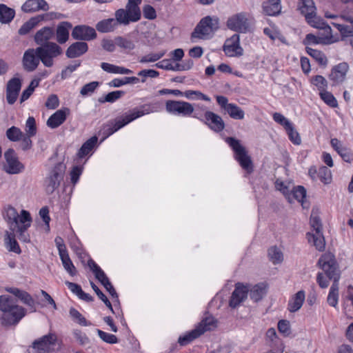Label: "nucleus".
Instances as JSON below:
<instances>
[{
  "label": "nucleus",
  "instance_id": "nucleus-1",
  "mask_svg": "<svg viewBox=\"0 0 353 353\" xmlns=\"http://www.w3.org/2000/svg\"><path fill=\"white\" fill-rule=\"evenodd\" d=\"M318 264L325 272L327 277L330 280H333L327 301L330 305L336 307L339 300V280L340 279L336 263L331 256L325 254L319 259Z\"/></svg>",
  "mask_w": 353,
  "mask_h": 353
},
{
  "label": "nucleus",
  "instance_id": "nucleus-2",
  "mask_svg": "<svg viewBox=\"0 0 353 353\" xmlns=\"http://www.w3.org/2000/svg\"><path fill=\"white\" fill-rule=\"evenodd\" d=\"M0 310L3 312L0 321L5 327L16 325L26 314V309L8 295L0 296Z\"/></svg>",
  "mask_w": 353,
  "mask_h": 353
},
{
  "label": "nucleus",
  "instance_id": "nucleus-3",
  "mask_svg": "<svg viewBox=\"0 0 353 353\" xmlns=\"http://www.w3.org/2000/svg\"><path fill=\"white\" fill-rule=\"evenodd\" d=\"M299 10L305 16L306 21L312 27L322 29L327 34H330L331 28L316 13V6L313 0H299Z\"/></svg>",
  "mask_w": 353,
  "mask_h": 353
},
{
  "label": "nucleus",
  "instance_id": "nucleus-4",
  "mask_svg": "<svg viewBox=\"0 0 353 353\" xmlns=\"http://www.w3.org/2000/svg\"><path fill=\"white\" fill-rule=\"evenodd\" d=\"M217 321L212 316H208L203 319L199 325L190 332L186 333L183 336H179L178 343L181 346L186 345L195 339L199 337L206 331L213 330L216 327Z\"/></svg>",
  "mask_w": 353,
  "mask_h": 353
},
{
  "label": "nucleus",
  "instance_id": "nucleus-5",
  "mask_svg": "<svg viewBox=\"0 0 353 353\" xmlns=\"http://www.w3.org/2000/svg\"><path fill=\"white\" fill-rule=\"evenodd\" d=\"M225 141L234 152L235 159L239 163L241 168L248 173H251L253 171L252 161L240 141L234 137H227Z\"/></svg>",
  "mask_w": 353,
  "mask_h": 353
},
{
  "label": "nucleus",
  "instance_id": "nucleus-6",
  "mask_svg": "<svg viewBox=\"0 0 353 353\" xmlns=\"http://www.w3.org/2000/svg\"><path fill=\"white\" fill-rule=\"evenodd\" d=\"M36 52L42 63L50 68L54 64L53 59L62 54L63 50L56 43H48L37 48Z\"/></svg>",
  "mask_w": 353,
  "mask_h": 353
},
{
  "label": "nucleus",
  "instance_id": "nucleus-7",
  "mask_svg": "<svg viewBox=\"0 0 353 353\" xmlns=\"http://www.w3.org/2000/svg\"><path fill=\"white\" fill-rule=\"evenodd\" d=\"M66 167L63 163H57L49 172L44 180V187L48 194H52L59 188L65 172Z\"/></svg>",
  "mask_w": 353,
  "mask_h": 353
},
{
  "label": "nucleus",
  "instance_id": "nucleus-8",
  "mask_svg": "<svg viewBox=\"0 0 353 353\" xmlns=\"http://www.w3.org/2000/svg\"><path fill=\"white\" fill-rule=\"evenodd\" d=\"M219 28V19L207 16L201 19L192 32L191 38L204 39Z\"/></svg>",
  "mask_w": 353,
  "mask_h": 353
},
{
  "label": "nucleus",
  "instance_id": "nucleus-9",
  "mask_svg": "<svg viewBox=\"0 0 353 353\" xmlns=\"http://www.w3.org/2000/svg\"><path fill=\"white\" fill-rule=\"evenodd\" d=\"M154 111V108L147 104L142 105L139 110H133L132 113H130V114L125 116L122 119H117L112 127H110L108 129V135L112 134L114 132H117V130H119V129H121L130 122L134 121V119L139 118L145 114H149L150 112H153Z\"/></svg>",
  "mask_w": 353,
  "mask_h": 353
},
{
  "label": "nucleus",
  "instance_id": "nucleus-10",
  "mask_svg": "<svg viewBox=\"0 0 353 353\" xmlns=\"http://www.w3.org/2000/svg\"><path fill=\"white\" fill-rule=\"evenodd\" d=\"M114 20L117 21V26H128L130 22H137L141 19V12L140 9L130 8L125 6V8H120L114 12Z\"/></svg>",
  "mask_w": 353,
  "mask_h": 353
},
{
  "label": "nucleus",
  "instance_id": "nucleus-11",
  "mask_svg": "<svg viewBox=\"0 0 353 353\" xmlns=\"http://www.w3.org/2000/svg\"><path fill=\"white\" fill-rule=\"evenodd\" d=\"M227 27L234 32L246 33L250 30V24L245 12H239L230 17L226 22Z\"/></svg>",
  "mask_w": 353,
  "mask_h": 353
},
{
  "label": "nucleus",
  "instance_id": "nucleus-12",
  "mask_svg": "<svg viewBox=\"0 0 353 353\" xmlns=\"http://www.w3.org/2000/svg\"><path fill=\"white\" fill-rule=\"evenodd\" d=\"M216 100L221 109L228 113L232 119L241 120L244 118V111L236 104L230 103L226 97L216 96Z\"/></svg>",
  "mask_w": 353,
  "mask_h": 353
},
{
  "label": "nucleus",
  "instance_id": "nucleus-13",
  "mask_svg": "<svg viewBox=\"0 0 353 353\" xmlns=\"http://www.w3.org/2000/svg\"><path fill=\"white\" fill-rule=\"evenodd\" d=\"M6 161L3 168L4 170L10 174H16L21 172L23 165L19 161L17 154L13 149H8L4 154Z\"/></svg>",
  "mask_w": 353,
  "mask_h": 353
},
{
  "label": "nucleus",
  "instance_id": "nucleus-14",
  "mask_svg": "<svg viewBox=\"0 0 353 353\" xmlns=\"http://www.w3.org/2000/svg\"><path fill=\"white\" fill-rule=\"evenodd\" d=\"M167 112L183 116H190L194 112L193 105L183 101H168L165 104Z\"/></svg>",
  "mask_w": 353,
  "mask_h": 353
},
{
  "label": "nucleus",
  "instance_id": "nucleus-15",
  "mask_svg": "<svg viewBox=\"0 0 353 353\" xmlns=\"http://www.w3.org/2000/svg\"><path fill=\"white\" fill-rule=\"evenodd\" d=\"M225 54L228 57H241L243 54V50L240 46V37L237 34H233L228 39L223 47Z\"/></svg>",
  "mask_w": 353,
  "mask_h": 353
},
{
  "label": "nucleus",
  "instance_id": "nucleus-16",
  "mask_svg": "<svg viewBox=\"0 0 353 353\" xmlns=\"http://www.w3.org/2000/svg\"><path fill=\"white\" fill-rule=\"evenodd\" d=\"M21 85V80L19 77H13L8 81L6 85V100L9 104L12 105L16 102Z\"/></svg>",
  "mask_w": 353,
  "mask_h": 353
},
{
  "label": "nucleus",
  "instance_id": "nucleus-17",
  "mask_svg": "<svg viewBox=\"0 0 353 353\" xmlns=\"http://www.w3.org/2000/svg\"><path fill=\"white\" fill-rule=\"evenodd\" d=\"M248 292L247 286L240 283H236L229 301L230 307L232 308L239 307L247 299Z\"/></svg>",
  "mask_w": 353,
  "mask_h": 353
},
{
  "label": "nucleus",
  "instance_id": "nucleus-18",
  "mask_svg": "<svg viewBox=\"0 0 353 353\" xmlns=\"http://www.w3.org/2000/svg\"><path fill=\"white\" fill-rule=\"evenodd\" d=\"M72 37L76 40L90 41L97 37V33L94 28L92 27L79 25L73 28Z\"/></svg>",
  "mask_w": 353,
  "mask_h": 353
},
{
  "label": "nucleus",
  "instance_id": "nucleus-19",
  "mask_svg": "<svg viewBox=\"0 0 353 353\" xmlns=\"http://www.w3.org/2000/svg\"><path fill=\"white\" fill-rule=\"evenodd\" d=\"M31 223L32 218L30 214L28 211L22 210L21 225H19V227L16 228L14 231V232L18 234V237L20 241L23 242L30 241L29 235L26 234V230L30 226Z\"/></svg>",
  "mask_w": 353,
  "mask_h": 353
},
{
  "label": "nucleus",
  "instance_id": "nucleus-20",
  "mask_svg": "<svg viewBox=\"0 0 353 353\" xmlns=\"http://www.w3.org/2000/svg\"><path fill=\"white\" fill-rule=\"evenodd\" d=\"M204 123L216 132H221L225 128V123L222 118L209 110L205 112Z\"/></svg>",
  "mask_w": 353,
  "mask_h": 353
},
{
  "label": "nucleus",
  "instance_id": "nucleus-21",
  "mask_svg": "<svg viewBox=\"0 0 353 353\" xmlns=\"http://www.w3.org/2000/svg\"><path fill=\"white\" fill-rule=\"evenodd\" d=\"M70 110L68 108H63L57 110L47 120L46 125L51 129H55L62 125L70 114Z\"/></svg>",
  "mask_w": 353,
  "mask_h": 353
},
{
  "label": "nucleus",
  "instance_id": "nucleus-22",
  "mask_svg": "<svg viewBox=\"0 0 353 353\" xmlns=\"http://www.w3.org/2000/svg\"><path fill=\"white\" fill-rule=\"evenodd\" d=\"M57 342V336L54 333H49L44 335L32 343V347L38 351H48L50 347Z\"/></svg>",
  "mask_w": 353,
  "mask_h": 353
},
{
  "label": "nucleus",
  "instance_id": "nucleus-23",
  "mask_svg": "<svg viewBox=\"0 0 353 353\" xmlns=\"http://www.w3.org/2000/svg\"><path fill=\"white\" fill-rule=\"evenodd\" d=\"M40 61V59L37 57L36 49H28L23 54V68L28 72H32L37 68Z\"/></svg>",
  "mask_w": 353,
  "mask_h": 353
},
{
  "label": "nucleus",
  "instance_id": "nucleus-24",
  "mask_svg": "<svg viewBox=\"0 0 353 353\" xmlns=\"http://www.w3.org/2000/svg\"><path fill=\"white\" fill-rule=\"evenodd\" d=\"M6 291L12 294L17 297L23 303L30 307L32 312H35V301L32 296L24 290H21L17 288H6Z\"/></svg>",
  "mask_w": 353,
  "mask_h": 353
},
{
  "label": "nucleus",
  "instance_id": "nucleus-25",
  "mask_svg": "<svg viewBox=\"0 0 353 353\" xmlns=\"http://www.w3.org/2000/svg\"><path fill=\"white\" fill-rule=\"evenodd\" d=\"M348 69L349 65L347 63H339L332 69L329 76L330 79L333 81L334 85L342 83L345 79Z\"/></svg>",
  "mask_w": 353,
  "mask_h": 353
},
{
  "label": "nucleus",
  "instance_id": "nucleus-26",
  "mask_svg": "<svg viewBox=\"0 0 353 353\" xmlns=\"http://www.w3.org/2000/svg\"><path fill=\"white\" fill-rule=\"evenodd\" d=\"M49 8V5L45 0H27L21 6V10L26 13L48 11Z\"/></svg>",
  "mask_w": 353,
  "mask_h": 353
},
{
  "label": "nucleus",
  "instance_id": "nucleus-27",
  "mask_svg": "<svg viewBox=\"0 0 353 353\" xmlns=\"http://www.w3.org/2000/svg\"><path fill=\"white\" fill-rule=\"evenodd\" d=\"M21 217L22 210L21 211V214L19 215L17 210L12 206H8L6 209L5 219L9 225L10 230L12 232H14L16 228H18L19 225L21 224Z\"/></svg>",
  "mask_w": 353,
  "mask_h": 353
},
{
  "label": "nucleus",
  "instance_id": "nucleus-28",
  "mask_svg": "<svg viewBox=\"0 0 353 353\" xmlns=\"http://www.w3.org/2000/svg\"><path fill=\"white\" fill-rule=\"evenodd\" d=\"M54 37V30L52 27L46 26L39 30L34 37V41L39 46L52 43L50 41Z\"/></svg>",
  "mask_w": 353,
  "mask_h": 353
},
{
  "label": "nucleus",
  "instance_id": "nucleus-29",
  "mask_svg": "<svg viewBox=\"0 0 353 353\" xmlns=\"http://www.w3.org/2000/svg\"><path fill=\"white\" fill-rule=\"evenodd\" d=\"M72 28V23L68 21H62L58 24L54 36L59 43H65L68 40L69 32Z\"/></svg>",
  "mask_w": 353,
  "mask_h": 353
},
{
  "label": "nucleus",
  "instance_id": "nucleus-30",
  "mask_svg": "<svg viewBox=\"0 0 353 353\" xmlns=\"http://www.w3.org/2000/svg\"><path fill=\"white\" fill-rule=\"evenodd\" d=\"M88 50L87 43L77 41L70 45L66 50L65 54L68 58L72 59L81 56Z\"/></svg>",
  "mask_w": 353,
  "mask_h": 353
},
{
  "label": "nucleus",
  "instance_id": "nucleus-31",
  "mask_svg": "<svg viewBox=\"0 0 353 353\" xmlns=\"http://www.w3.org/2000/svg\"><path fill=\"white\" fill-rule=\"evenodd\" d=\"M263 12L268 16H275L281 12V0H266L262 3Z\"/></svg>",
  "mask_w": 353,
  "mask_h": 353
},
{
  "label": "nucleus",
  "instance_id": "nucleus-32",
  "mask_svg": "<svg viewBox=\"0 0 353 353\" xmlns=\"http://www.w3.org/2000/svg\"><path fill=\"white\" fill-rule=\"evenodd\" d=\"M305 292L300 290L289 301L288 309L290 312H297L303 305L305 301Z\"/></svg>",
  "mask_w": 353,
  "mask_h": 353
},
{
  "label": "nucleus",
  "instance_id": "nucleus-33",
  "mask_svg": "<svg viewBox=\"0 0 353 353\" xmlns=\"http://www.w3.org/2000/svg\"><path fill=\"white\" fill-rule=\"evenodd\" d=\"M117 27V21L113 18L101 20L96 25V29L103 33L113 32Z\"/></svg>",
  "mask_w": 353,
  "mask_h": 353
},
{
  "label": "nucleus",
  "instance_id": "nucleus-34",
  "mask_svg": "<svg viewBox=\"0 0 353 353\" xmlns=\"http://www.w3.org/2000/svg\"><path fill=\"white\" fill-rule=\"evenodd\" d=\"M45 15H38L30 18L28 21L24 23L23 26L19 28L18 32L20 35H25L30 32V31L34 28L38 23L43 21Z\"/></svg>",
  "mask_w": 353,
  "mask_h": 353
},
{
  "label": "nucleus",
  "instance_id": "nucleus-35",
  "mask_svg": "<svg viewBox=\"0 0 353 353\" xmlns=\"http://www.w3.org/2000/svg\"><path fill=\"white\" fill-rule=\"evenodd\" d=\"M307 238L310 243H313V245L315 246L316 250L319 251L324 250L325 243L322 232H315L314 234L308 232L307 233Z\"/></svg>",
  "mask_w": 353,
  "mask_h": 353
},
{
  "label": "nucleus",
  "instance_id": "nucleus-36",
  "mask_svg": "<svg viewBox=\"0 0 353 353\" xmlns=\"http://www.w3.org/2000/svg\"><path fill=\"white\" fill-rule=\"evenodd\" d=\"M88 265L90 270L93 272L95 277L99 282L103 285L105 283L109 285V279L106 276L104 272L100 268L99 266L92 260L90 259L88 262Z\"/></svg>",
  "mask_w": 353,
  "mask_h": 353
},
{
  "label": "nucleus",
  "instance_id": "nucleus-37",
  "mask_svg": "<svg viewBox=\"0 0 353 353\" xmlns=\"http://www.w3.org/2000/svg\"><path fill=\"white\" fill-rule=\"evenodd\" d=\"M101 68L105 72L112 74H132V71L124 67L113 65L111 63L103 62L101 64Z\"/></svg>",
  "mask_w": 353,
  "mask_h": 353
},
{
  "label": "nucleus",
  "instance_id": "nucleus-38",
  "mask_svg": "<svg viewBox=\"0 0 353 353\" xmlns=\"http://www.w3.org/2000/svg\"><path fill=\"white\" fill-rule=\"evenodd\" d=\"M15 16L14 9L8 7L5 4H0V22L2 23H10Z\"/></svg>",
  "mask_w": 353,
  "mask_h": 353
},
{
  "label": "nucleus",
  "instance_id": "nucleus-39",
  "mask_svg": "<svg viewBox=\"0 0 353 353\" xmlns=\"http://www.w3.org/2000/svg\"><path fill=\"white\" fill-rule=\"evenodd\" d=\"M5 242L6 244L7 249L10 252H13L17 254L21 253V249L19 245L15 239V234L14 232H6V235L5 237Z\"/></svg>",
  "mask_w": 353,
  "mask_h": 353
},
{
  "label": "nucleus",
  "instance_id": "nucleus-40",
  "mask_svg": "<svg viewBox=\"0 0 353 353\" xmlns=\"http://www.w3.org/2000/svg\"><path fill=\"white\" fill-rule=\"evenodd\" d=\"M97 137H92L86 141L79 150L77 153L78 157L81 159L88 155L94 148V145L97 143Z\"/></svg>",
  "mask_w": 353,
  "mask_h": 353
},
{
  "label": "nucleus",
  "instance_id": "nucleus-41",
  "mask_svg": "<svg viewBox=\"0 0 353 353\" xmlns=\"http://www.w3.org/2000/svg\"><path fill=\"white\" fill-rule=\"evenodd\" d=\"M265 292V285L262 283H258L250 290V296L254 302H257L263 298Z\"/></svg>",
  "mask_w": 353,
  "mask_h": 353
},
{
  "label": "nucleus",
  "instance_id": "nucleus-42",
  "mask_svg": "<svg viewBox=\"0 0 353 353\" xmlns=\"http://www.w3.org/2000/svg\"><path fill=\"white\" fill-rule=\"evenodd\" d=\"M63 266L67 272L72 276L77 274V269L72 262L68 253L65 252L59 255Z\"/></svg>",
  "mask_w": 353,
  "mask_h": 353
},
{
  "label": "nucleus",
  "instance_id": "nucleus-43",
  "mask_svg": "<svg viewBox=\"0 0 353 353\" xmlns=\"http://www.w3.org/2000/svg\"><path fill=\"white\" fill-rule=\"evenodd\" d=\"M327 36L325 37H316L313 34H307L305 37V39L303 41L304 44H319V43H327L328 41L331 38V32L330 34H327L325 31Z\"/></svg>",
  "mask_w": 353,
  "mask_h": 353
},
{
  "label": "nucleus",
  "instance_id": "nucleus-44",
  "mask_svg": "<svg viewBox=\"0 0 353 353\" xmlns=\"http://www.w3.org/2000/svg\"><path fill=\"white\" fill-rule=\"evenodd\" d=\"M139 79L136 77H125L123 79H114L108 83L109 86L119 88L123 85L129 83H137Z\"/></svg>",
  "mask_w": 353,
  "mask_h": 353
},
{
  "label": "nucleus",
  "instance_id": "nucleus-45",
  "mask_svg": "<svg viewBox=\"0 0 353 353\" xmlns=\"http://www.w3.org/2000/svg\"><path fill=\"white\" fill-rule=\"evenodd\" d=\"M115 44H117V46L125 51H131L135 48V45L132 40L121 36L115 37Z\"/></svg>",
  "mask_w": 353,
  "mask_h": 353
},
{
  "label": "nucleus",
  "instance_id": "nucleus-46",
  "mask_svg": "<svg viewBox=\"0 0 353 353\" xmlns=\"http://www.w3.org/2000/svg\"><path fill=\"white\" fill-rule=\"evenodd\" d=\"M69 312L72 320L77 323L83 326H88L91 325V323L88 322L86 319L75 308L71 307Z\"/></svg>",
  "mask_w": 353,
  "mask_h": 353
},
{
  "label": "nucleus",
  "instance_id": "nucleus-47",
  "mask_svg": "<svg viewBox=\"0 0 353 353\" xmlns=\"http://www.w3.org/2000/svg\"><path fill=\"white\" fill-rule=\"evenodd\" d=\"M268 256L274 264L281 263L283 260L282 252L275 246L268 250Z\"/></svg>",
  "mask_w": 353,
  "mask_h": 353
},
{
  "label": "nucleus",
  "instance_id": "nucleus-48",
  "mask_svg": "<svg viewBox=\"0 0 353 353\" xmlns=\"http://www.w3.org/2000/svg\"><path fill=\"white\" fill-rule=\"evenodd\" d=\"M306 52L316 61H317L319 64L323 65H325L327 64V60L326 59V57L321 51L313 49L312 48L307 47Z\"/></svg>",
  "mask_w": 353,
  "mask_h": 353
},
{
  "label": "nucleus",
  "instance_id": "nucleus-49",
  "mask_svg": "<svg viewBox=\"0 0 353 353\" xmlns=\"http://www.w3.org/2000/svg\"><path fill=\"white\" fill-rule=\"evenodd\" d=\"M6 137L11 141H19L23 137L21 130L15 126H12L6 130Z\"/></svg>",
  "mask_w": 353,
  "mask_h": 353
},
{
  "label": "nucleus",
  "instance_id": "nucleus-50",
  "mask_svg": "<svg viewBox=\"0 0 353 353\" xmlns=\"http://www.w3.org/2000/svg\"><path fill=\"white\" fill-rule=\"evenodd\" d=\"M321 99L329 106L336 108L338 106V103L334 95L326 91V90L320 92Z\"/></svg>",
  "mask_w": 353,
  "mask_h": 353
},
{
  "label": "nucleus",
  "instance_id": "nucleus-51",
  "mask_svg": "<svg viewBox=\"0 0 353 353\" xmlns=\"http://www.w3.org/2000/svg\"><path fill=\"white\" fill-rule=\"evenodd\" d=\"M125 92L122 90H116L112 91L109 93H108L104 98H100L99 99V101L100 103H105V102H109V103H114L119 99H120L123 95H124Z\"/></svg>",
  "mask_w": 353,
  "mask_h": 353
},
{
  "label": "nucleus",
  "instance_id": "nucleus-52",
  "mask_svg": "<svg viewBox=\"0 0 353 353\" xmlns=\"http://www.w3.org/2000/svg\"><path fill=\"white\" fill-rule=\"evenodd\" d=\"M319 179L324 184H328L331 182V171L326 166H321L319 168Z\"/></svg>",
  "mask_w": 353,
  "mask_h": 353
},
{
  "label": "nucleus",
  "instance_id": "nucleus-53",
  "mask_svg": "<svg viewBox=\"0 0 353 353\" xmlns=\"http://www.w3.org/2000/svg\"><path fill=\"white\" fill-rule=\"evenodd\" d=\"M165 51L164 50L157 53H150L142 57L139 61L141 63L155 62L161 59L165 55Z\"/></svg>",
  "mask_w": 353,
  "mask_h": 353
},
{
  "label": "nucleus",
  "instance_id": "nucleus-54",
  "mask_svg": "<svg viewBox=\"0 0 353 353\" xmlns=\"http://www.w3.org/2000/svg\"><path fill=\"white\" fill-rule=\"evenodd\" d=\"M99 86L98 81H92L84 85L80 90V94L83 97L91 95Z\"/></svg>",
  "mask_w": 353,
  "mask_h": 353
},
{
  "label": "nucleus",
  "instance_id": "nucleus-55",
  "mask_svg": "<svg viewBox=\"0 0 353 353\" xmlns=\"http://www.w3.org/2000/svg\"><path fill=\"white\" fill-rule=\"evenodd\" d=\"M90 285L93 290L97 294L98 297L105 304V305L111 310V312L114 313L112 304L108 299L106 296L99 290V288L92 281L90 282Z\"/></svg>",
  "mask_w": 353,
  "mask_h": 353
},
{
  "label": "nucleus",
  "instance_id": "nucleus-56",
  "mask_svg": "<svg viewBox=\"0 0 353 353\" xmlns=\"http://www.w3.org/2000/svg\"><path fill=\"white\" fill-rule=\"evenodd\" d=\"M72 334L76 341L81 345H85L90 343V339L85 334V333L83 332L81 330L75 329L72 331Z\"/></svg>",
  "mask_w": 353,
  "mask_h": 353
},
{
  "label": "nucleus",
  "instance_id": "nucleus-57",
  "mask_svg": "<svg viewBox=\"0 0 353 353\" xmlns=\"http://www.w3.org/2000/svg\"><path fill=\"white\" fill-rule=\"evenodd\" d=\"M286 132L289 137L290 140L296 145H299L301 142V137L298 132L294 129L293 125L292 124L285 129Z\"/></svg>",
  "mask_w": 353,
  "mask_h": 353
},
{
  "label": "nucleus",
  "instance_id": "nucleus-58",
  "mask_svg": "<svg viewBox=\"0 0 353 353\" xmlns=\"http://www.w3.org/2000/svg\"><path fill=\"white\" fill-rule=\"evenodd\" d=\"M97 332L100 339L107 343L115 344L118 342L117 337L112 334L107 333L99 329L97 330Z\"/></svg>",
  "mask_w": 353,
  "mask_h": 353
},
{
  "label": "nucleus",
  "instance_id": "nucleus-59",
  "mask_svg": "<svg viewBox=\"0 0 353 353\" xmlns=\"http://www.w3.org/2000/svg\"><path fill=\"white\" fill-rule=\"evenodd\" d=\"M26 134L29 136H34L37 133V127L35 119L32 117H28L26 123Z\"/></svg>",
  "mask_w": 353,
  "mask_h": 353
},
{
  "label": "nucleus",
  "instance_id": "nucleus-60",
  "mask_svg": "<svg viewBox=\"0 0 353 353\" xmlns=\"http://www.w3.org/2000/svg\"><path fill=\"white\" fill-rule=\"evenodd\" d=\"M273 119L275 122L282 125L285 130L292 124L287 118L279 112H275L273 114Z\"/></svg>",
  "mask_w": 353,
  "mask_h": 353
},
{
  "label": "nucleus",
  "instance_id": "nucleus-61",
  "mask_svg": "<svg viewBox=\"0 0 353 353\" xmlns=\"http://www.w3.org/2000/svg\"><path fill=\"white\" fill-rule=\"evenodd\" d=\"M293 196L300 203H303V199L306 196V190L303 186H297L292 191Z\"/></svg>",
  "mask_w": 353,
  "mask_h": 353
},
{
  "label": "nucleus",
  "instance_id": "nucleus-62",
  "mask_svg": "<svg viewBox=\"0 0 353 353\" xmlns=\"http://www.w3.org/2000/svg\"><path fill=\"white\" fill-rule=\"evenodd\" d=\"M312 83L318 88L320 92L325 90L327 86V80L321 75L315 76L312 79Z\"/></svg>",
  "mask_w": 353,
  "mask_h": 353
},
{
  "label": "nucleus",
  "instance_id": "nucleus-63",
  "mask_svg": "<svg viewBox=\"0 0 353 353\" xmlns=\"http://www.w3.org/2000/svg\"><path fill=\"white\" fill-rule=\"evenodd\" d=\"M46 107L50 110H54L59 105V100L56 94H50L45 103Z\"/></svg>",
  "mask_w": 353,
  "mask_h": 353
},
{
  "label": "nucleus",
  "instance_id": "nucleus-64",
  "mask_svg": "<svg viewBox=\"0 0 353 353\" xmlns=\"http://www.w3.org/2000/svg\"><path fill=\"white\" fill-rule=\"evenodd\" d=\"M143 14L144 18L149 20H153L157 17L156 10L150 5H145L143 7Z\"/></svg>",
  "mask_w": 353,
  "mask_h": 353
}]
</instances>
